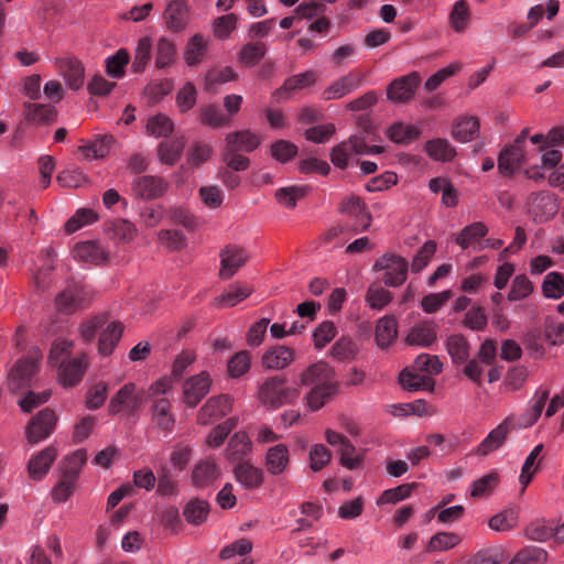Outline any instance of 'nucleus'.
Listing matches in <instances>:
<instances>
[{
  "label": "nucleus",
  "instance_id": "nucleus-1",
  "mask_svg": "<svg viewBox=\"0 0 564 564\" xmlns=\"http://www.w3.org/2000/svg\"><path fill=\"white\" fill-rule=\"evenodd\" d=\"M301 394L297 386H290L286 379L274 376L265 379L258 388L257 400L265 408L276 410L294 403Z\"/></svg>",
  "mask_w": 564,
  "mask_h": 564
},
{
  "label": "nucleus",
  "instance_id": "nucleus-2",
  "mask_svg": "<svg viewBox=\"0 0 564 564\" xmlns=\"http://www.w3.org/2000/svg\"><path fill=\"white\" fill-rule=\"evenodd\" d=\"M94 296L91 288L83 281L68 280L55 296V307L62 314L72 315L88 306Z\"/></svg>",
  "mask_w": 564,
  "mask_h": 564
},
{
  "label": "nucleus",
  "instance_id": "nucleus-3",
  "mask_svg": "<svg viewBox=\"0 0 564 564\" xmlns=\"http://www.w3.org/2000/svg\"><path fill=\"white\" fill-rule=\"evenodd\" d=\"M42 354L37 348L30 351L26 357L17 361L9 373V386L18 391L31 383L32 378L39 370Z\"/></svg>",
  "mask_w": 564,
  "mask_h": 564
},
{
  "label": "nucleus",
  "instance_id": "nucleus-4",
  "mask_svg": "<svg viewBox=\"0 0 564 564\" xmlns=\"http://www.w3.org/2000/svg\"><path fill=\"white\" fill-rule=\"evenodd\" d=\"M143 403V393L138 391L133 382L123 384L110 399L108 413L117 415L121 412L132 414L137 412Z\"/></svg>",
  "mask_w": 564,
  "mask_h": 564
},
{
  "label": "nucleus",
  "instance_id": "nucleus-5",
  "mask_svg": "<svg viewBox=\"0 0 564 564\" xmlns=\"http://www.w3.org/2000/svg\"><path fill=\"white\" fill-rule=\"evenodd\" d=\"M53 64L68 89L79 90L85 84V66L73 55L55 57Z\"/></svg>",
  "mask_w": 564,
  "mask_h": 564
},
{
  "label": "nucleus",
  "instance_id": "nucleus-6",
  "mask_svg": "<svg viewBox=\"0 0 564 564\" xmlns=\"http://www.w3.org/2000/svg\"><path fill=\"white\" fill-rule=\"evenodd\" d=\"M408 268L406 260L397 254H384L375 263V270L384 272V284L392 288L404 283Z\"/></svg>",
  "mask_w": 564,
  "mask_h": 564
},
{
  "label": "nucleus",
  "instance_id": "nucleus-7",
  "mask_svg": "<svg viewBox=\"0 0 564 564\" xmlns=\"http://www.w3.org/2000/svg\"><path fill=\"white\" fill-rule=\"evenodd\" d=\"M220 270L219 278L228 280L232 278L240 268L248 261L247 251L237 245H228L219 252Z\"/></svg>",
  "mask_w": 564,
  "mask_h": 564
},
{
  "label": "nucleus",
  "instance_id": "nucleus-8",
  "mask_svg": "<svg viewBox=\"0 0 564 564\" xmlns=\"http://www.w3.org/2000/svg\"><path fill=\"white\" fill-rule=\"evenodd\" d=\"M163 21L171 32L184 31L191 21V9L186 0H171L163 12Z\"/></svg>",
  "mask_w": 564,
  "mask_h": 564
},
{
  "label": "nucleus",
  "instance_id": "nucleus-9",
  "mask_svg": "<svg viewBox=\"0 0 564 564\" xmlns=\"http://www.w3.org/2000/svg\"><path fill=\"white\" fill-rule=\"evenodd\" d=\"M56 415L53 410L44 409L40 411L28 424L25 435L31 444H36L53 432L56 424Z\"/></svg>",
  "mask_w": 564,
  "mask_h": 564
},
{
  "label": "nucleus",
  "instance_id": "nucleus-10",
  "mask_svg": "<svg viewBox=\"0 0 564 564\" xmlns=\"http://www.w3.org/2000/svg\"><path fill=\"white\" fill-rule=\"evenodd\" d=\"M212 378L207 371L189 377L183 384L184 403L195 408L210 391Z\"/></svg>",
  "mask_w": 564,
  "mask_h": 564
},
{
  "label": "nucleus",
  "instance_id": "nucleus-11",
  "mask_svg": "<svg viewBox=\"0 0 564 564\" xmlns=\"http://www.w3.org/2000/svg\"><path fill=\"white\" fill-rule=\"evenodd\" d=\"M419 83L420 75L416 72L394 79L387 88L388 99L393 104H404L410 101L415 94Z\"/></svg>",
  "mask_w": 564,
  "mask_h": 564
},
{
  "label": "nucleus",
  "instance_id": "nucleus-12",
  "mask_svg": "<svg viewBox=\"0 0 564 564\" xmlns=\"http://www.w3.org/2000/svg\"><path fill=\"white\" fill-rule=\"evenodd\" d=\"M231 410V399L227 394L209 398L200 408L197 416L199 424L208 425L227 415Z\"/></svg>",
  "mask_w": 564,
  "mask_h": 564
},
{
  "label": "nucleus",
  "instance_id": "nucleus-13",
  "mask_svg": "<svg viewBox=\"0 0 564 564\" xmlns=\"http://www.w3.org/2000/svg\"><path fill=\"white\" fill-rule=\"evenodd\" d=\"M514 429L513 416L506 417L500 424L491 430L478 445L477 453L486 456L499 449L507 441L509 433Z\"/></svg>",
  "mask_w": 564,
  "mask_h": 564
},
{
  "label": "nucleus",
  "instance_id": "nucleus-14",
  "mask_svg": "<svg viewBox=\"0 0 564 564\" xmlns=\"http://www.w3.org/2000/svg\"><path fill=\"white\" fill-rule=\"evenodd\" d=\"M488 234V227L481 221L465 226L456 236L455 242L463 250L478 252L482 250V241Z\"/></svg>",
  "mask_w": 564,
  "mask_h": 564
},
{
  "label": "nucleus",
  "instance_id": "nucleus-15",
  "mask_svg": "<svg viewBox=\"0 0 564 564\" xmlns=\"http://www.w3.org/2000/svg\"><path fill=\"white\" fill-rule=\"evenodd\" d=\"M74 259L88 263L100 264L109 259V251L99 241H82L74 246L72 250Z\"/></svg>",
  "mask_w": 564,
  "mask_h": 564
},
{
  "label": "nucleus",
  "instance_id": "nucleus-16",
  "mask_svg": "<svg viewBox=\"0 0 564 564\" xmlns=\"http://www.w3.org/2000/svg\"><path fill=\"white\" fill-rule=\"evenodd\" d=\"M528 207L536 223H544L556 213L555 199L547 192L532 193L528 198Z\"/></svg>",
  "mask_w": 564,
  "mask_h": 564
},
{
  "label": "nucleus",
  "instance_id": "nucleus-17",
  "mask_svg": "<svg viewBox=\"0 0 564 564\" xmlns=\"http://www.w3.org/2000/svg\"><path fill=\"white\" fill-rule=\"evenodd\" d=\"M131 191L142 199H155L165 193L166 183L159 176H138L131 183Z\"/></svg>",
  "mask_w": 564,
  "mask_h": 564
},
{
  "label": "nucleus",
  "instance_id": "nucleus-18",
  "mask_svg": "<svg viewBox=\"0 0 564 564\" xmlns=\"http://www.w3.org/2000/svg\"><path fill=\"white\" fill-rule=\"evenodd\" d=\"M438 325L433 321H423L414 324L406 337L405 341L411 346L431 347L437 340Z\"/></svg>",
  "mask_w": 564,
  "mask_h": 564
},
{
  "label": "nucleus",
  "instance_id": "nucleus-19",
  "mask_svg": "<svg viewBox=\"0 0 564 564\" xmlns=\"http://www.w3.org/2000/svg\"><path fill=\"white\" fill-rule=\"evenodd\" d=\"M334 382V370L324 361H318L308 366L300 376V384L307 388Z\"/></svg>",
  "mask_w": 564,
  "mask_h": 564
},
{
  "label": "nucleus",
  "instance_id": "nucleus-20",
  "mask_svg": "<svg viewBox=\"0 0 564 564\" xmlns=\"http://www.w3.org/2000/svg\"><path fill=\"white\" fill-rule=\"evenodd\" d=\"M88 361L86 355H80L59 365L58 380L63 387H73L77 384L87 368Z\"/></svg>",
  "mask_w": 564,
  "mask_h": 564
},
{
  "label": "nucleus",
  "instance_id": "nucleus-21",
  "mask_svg": "<svg viewBox=\"0 0 564 564\" xmlns=\"http://www.w3.org/2000/svg\"><path fill=\"white\" fill-rule=\"evenodd\" d=\"M55 253L53 250H45L40 256L41 264L32 269V283L37 291H46L52 284V272Z\"/></svg>",
  "mask_w": 564,
  "mask_h": 564
},
{
  "label": "nucleus",
  "instance_id": "nucleus-22",
  "mask_svg": "<svg viewBox=\"0 0 564 564\" xmlns=\"http://www.w3.org/2000/svg\"><path fill=\"white\" fill-rule=\"evenodd\" d=\"M221 476V470L214 459L206 458L197 463L192 471L191 481L196 488H205Z\"/></svg>",
  "mask_w": 564,
  "mask_h": 564
},
{
  "label": "nucleus",
  "instance_id": "nucleus-23",
  "mask_svg": "<svg viewBox=\"0 0 564 564\" xmlns=\"http://www.w3.org/2000/svg\"><path fill=\"white\" fill-rule=\"evenodd\" d=\"M57 456V449L54 446H47L33 455L28 464V473L31 479L41 480L48 473L53 462Z\"/></svg>",
  "mask_w": 564,
  "mask_h": 564
},
{
  "label": "nucleus",
  "instance_id": "nucleus-24",
  "mask_svg": "<svg viewBox=\"0 0 564 564\" xmlns=\"http://www.w3.org/2000/svg\"><path fill=\"white\" fill-rule=\"evenodd\" d=\"M525 156L522 145L510 144L506 147L498 158V170L505 176L513 175L524 164Z\"/></svg>",
  "mask_w": 564,
  "mask_h": 564
},
{
  "label": "nucleus",
  "instance_id": "nucleus-25",
  "mask_svg": "<svg viewBox=\"0 0 564 564\" xmlns=\"http://www.w3.org/2000/svg\"><path fill=\"white\" fill-rule=\"evenodd\" d=\"M362 76L359 74L349 73L344 77L335 80L329 87L323 91L325 100H336L355 91L360 87Z\"/></svg>",
  "mask_w": 564,
  "mask_h": 564
},
{
  "label": "nucleus",
  "instance_id": "nucleus-26",
  "mask_svg": "<svg viewBox=\"0 0 564 564\" xmlns=\"http://www.w3.org/2000/svg\"><path fill=\"white\" fill-rule=\"evenodd\" d=\"M340 212L355 219L357 230L370 227L371 215L367 212L365 203L357 196H350L341 203Z\"/></svg>",
  "mask_w": 564,
  "mask_h": 564
},
{
  "label": "nucleus",
  "instance_id": "nucleus-27",
  "mask_svg": "<svg viewBox=\"0 0 564 564\" xmlns=\"http://www.w3.org/2000/svg\"><path fill=\"white\" fill-rule=\"evenodd\" d=\"M260 143V135L248 129L230 132L225 138V147L238 152H252Z\"/></svg>",
  "mask_w": 564,
  "mask_h": 564
},
{
  "label": "nucleus",
  "instance_id": "nucleus-28",
  "mask_svg": "<svg viewBox=\"0 0 564 564\" xmlns=\"http://www.w3.org/2000/svg\"><path fill=\"white\" fill-rule=\"evenodd\" d=\"M290 463L289 448L285 444H276L268 448L264 464L271 475H281Z\"/></svg>",
  "mask_w": 564,
  "mask_h": 564
},
{
  "label": "nucleus",
  "instance_id": "nucleus-29",
  "mask_svg": "<svg viewBox=\"0 0 564 564\" xmlns=\"http://www.w3.org/2000/svg\"><path fill=\"white\" fill-rule=\"evenodd\" d=\"M236 481L245 489L254 490L263 482V470L248 462L239 464L234 470Z\"/></svg>",
  "mask_w": 564,
  "mask_h": 564
},
{
  "label": "nucleus",
  "instance_id": "nucleus-30",
  "mask_svg": "<svg viewBox=\"0 0 564 564\" xmlns=\"http://www.w3.org/2000/svg\"><path fill=\"white\" fill-rule=\"evenodd\" d=\"M447 354L453 364L459 366L466 364L470 355V345L462 334H452L444 341Z\"/></svg>",
  "mask_w": 564,
  "mask_h": 564
},
{
  "label": "nucleus",
  "instance_id": "nucleus-31",
  "mask_svg": "<svg viewBox=\"0 0 564 564\" xmlns=\"http://www.w3.org/2000/svg\"><path fill=\"white\" fill-rule=\"evenodd\" d=\"M112 142L111 135H99L80 145L78 151L87 161L104 159L109 154Z\"/></svg>",
  "mask_w": 564,
  "mask_h": 564
},
{
  "label": "nucleus",
  "instance_id": "nucleus-32",
  "mask_svg": "<svg viewBox=\"0 0 564 564\" xmlns=\"http://www.w3.org/2000/svg\"><path fill=\"white\" fill-rule=\"evenodd\" d=\"M106 232L111 239L127 245L137 238L139 230L132 221L124 218H116L106 227Z\"/></svg>",
  "mask_w": 564,
  "mask_h": 564
},
{
  "label": "nucleus",
  "instance_id": "nucleus-33",
  "mask_svg": "<svg viewBox=\"0 0 564 564\" xmlns=\"http://www.w3.org/2000/svg\"><path fill=\"white\" fill-rule=\"evenodd\" d=\"M293 359V349L286 346H275L263 354L262 365L267 369L281 370L286 368Z\"/></svg>",
  "mask_w": 564,
  "mask_h": 564
},
{
  "label": "nucleus",
  "instance_id": "nucleus-34",
  "mask_svg": "<svg viewBox=\"0 0 564 564\" xmlns=\"http://www.w3.org/2000/svg\"><path fill=\"white\" fill-rule=\"evenodd\" d=\"M25 120L32 124L42 126L53 122L56 110L51 105L23 102Z\"/></svg>",
  "mask_w": 564,
  "mask_h": 564
},
{
  "label": "nucleus",
  "instance_id": "nucleus-35",
  "mask_svg": "<svg viewBox=\"0 0 564 564\" xmlns=\"http://www.w3.org/2000/svg\"><path fill=\"white\" fill-rule=\"evenodd\" d=\"M427 156L437 162H449L456 155L455 148L446 139L436 138L427 141L424 145Z\"/></svg>",
  "mask_w": 564,
  "mask_h": 564
},
{
  "label": "nucleus",
  "instance_id": "nucleus-36",
  "mask_svg": "<svg viewBox=\"0 0 564 564\" xmlns=\"http://www.w3.org/2000/svg\"><path fill=\"white\" fill-rule=\"evenodd\" d=\"M123 327L119 322H110L107 327L100 333L98 340V351L102 356H108L112 352L122 335Z\"/></svg>",
  "mask_w": 564,
  "mask_h": 564
},
{
  "label": "nucleus",
  "instance_id": "nucleus-37",
  "mask_svg": "<svg viewBox=\"0 0 564 564\" xmlns=\"http://www.w3.org/2000/svg\"><path fill=\"white\" fill-rule=\"evenodd\" d=\"M543 451V444H538L525 457L524 463L521 467V473L519 476V482L521 485V492H524L528 485L533 479L534 475L539 471L541 460H538V457Z\"/></svg>",
  "mask_w": 564,
  "mask_h": 564
},
{
  "label": "nucleus",
  "instance_id": "nucleus-38",
  "mask_svg": "<svg viewBox=\"0 0 564 564\" xmlns=\"http://www.w3.org/2000/svg\"><path fill=\"white\" fill-rule=\"evenodd\" d=\"M252 452V443L246 432L235 433L228 443L226 454L230 460H239Z\"/></svg>",
  "mask_w": 564,
  "mask_h": 564
},
{
  "label": "nucleus",
  "instance_id": "nucleus-39",
  "mask_svg": "<svg viewBox=\"0 0 564 564\" xmlns=\"http://www.w3.org/2000/svg\"><path fill=\"white\" fill-rule=\"evenodd\" d=\"M174 130V121L165 113H156L148 118L145 132L153 138H166Z\"/></svg>",
  "mask_w": 564,
  "mask_h": 564
},
{
  "label": "nucleus",
  "instance_id": "nucleus-40",
  "mask_svg": "<svg viewBox=\"0 0 564 564\" xmlns=\"http://www.w3.org/2000/svg\"><path fill=\"white\" fill-rule=\"evenodd\" d=\"M185 147L183 138L162 141L158 147V158L161 163L173 165L180 159Z\"/></svg>",
  "mask_w": 564,
  "mask_h": 564
},
{
  "label": "nucleus",
  "instance_id": "nucleus-41",
  "mask_svg": "<svg viewBox=\"0 0 564 564\" xmlns=\"http://www.w3.org/2000/svg\"><path fill=\"white\" fill-rule=\"evenodd\" d=\"M479 120L476 117L462 118L453 129V138L462 143L476 139L479 134Z\"/></svg>",
  "mask_w": 564,
  "mask_h": 564
},
{
  "label": "nucleus",
  "instance_id": "nucleus-42",
  "mask_svg": "<svg viewBox=\"0 0 564 564\" xmlns=\"http://www.w3.org/2000/svg\"><path fill=\"white\" fill-rule=\"evenodd\" d=\"M470 20L471 17L467 2L465 0H457L454 2L448 15L451 28L456 33H463L467 30Z\"/></svg>",
  "mask_w": 564,
  "mask_h": 564
},
{
  "label": "nucleus",
  "instance_id": "nucleus-43",
  "mask_svg": "<svg viewBox=\"0 0 564 564\" xmlns=\"http://www.w3.org/2000/svg\"><path fill=\"white\" fill-rule=\"evenodd\" d=\"M316 75L313 70H305L301 74L293 75L284 80L282 87L275 91L276 96H289L293 91L306 88L313 85Z\"/></svg>",
  "mask_w": 564,
  "mask_h": 564
},
{
  "label": "nucleus",
  "instance_id": "nucleus-44",
  "mask_svg": "<svg viewBox=\"0 0 564 564\" xmlns=\"http://www.w3.org/2000/svg\"><path fill=\"white\" fill-rule=\"evenodd\" d=\"M336 393V383L310 388L305 395L306 405L312 411L321 409Z\"/></svg>",
  "mask_w": 564,
  "mask_h": 564
},
{
  "label": "nucleus",
  "instance_id": "nucleus-45",
  "mask_svg": "<svg viewBox=\"0 0 564 564\" xmlns=\"http://www.w3.org/2000/svg\"><path fill=\"white\" fill-rule=\"evenodd\" d=\"M267 53V45L262 42L245 44L238 53V62L245 67L258 65Z\"/></svg>",
  "mask_w": 564,
  "mask_h": 564
},
{
  "label": "nucleus",
  "instance_id": "nucleus-46",
  "mask_svg": "<svg viewBox=\"0 0 564 564\" xmlns=\"http://www.w3.org/2000/svg\"><path fill=\"white\" fill-rule=\"evenodd\" d=\"M398 334L397 321L392 316H383L377 322L376 341L380 347L389 346Z\"/></svg>",
  "mask_w": 564,
  "mask_h": 564
},
{
  "label": "nucleus",
  "instance_id": "nucleus-47",
  "mask_svg": "<svg viewBox=\"0 0 564 564\" xmlns=\"http://www.w3.org/2000/svg\"><path fill=\"white\" fill-rule=\"evenodd\" d=\"M524 534L529 540L546 542L555 536V527L545 519H536L527 525Z\"/></svg>",
  "mask_w": 564,
  "mask_h": 564
},
{
  "label": "nucleus",
  "instance_id": "nucleus-48",
  "mask_svg": "<svg viewBox=\"0 0 564 564\" xmlns=\"http://www.w3.org/2000/svg\"><path fill=\"white\" fill-rule=\"evenodd\" d=\"M87 456L84 449H77L68 454L59 465L62 476L76 480L84 464L86 463Z\"/></svg>",
  "mask_w": 564,
  "mask_h": 564
},
{
  "label": "nucleus",
  "instance_id": "nucleus-49",
  "mask_svg": "<svg viewBox=\"0 0 564 564\" xmlns=\"http://www.w3.org/2000/svg\"><path fill=\"white\" fill-rule=\"evenodd\" d=\"M399 382L403 389L409 391L431 390L433 388V380L429 376L409 370L400 372Z\"/></svg>",
  "mask_w": 564,
  "mask_h": 564
},
{
  "label": "nucleus",
  "instance_id": "nucleus-50",
  "mask_svg": "<svg viewBox=\"0 0 564 564\" xmlns=\"http://www.w3.org/2000/svg\"><path fill=\"white\" fill-rule=\"evenodd\" d=\"M542 294L550 300H560L564 296V278L556 271L549 272L541 284Z\"/></svg>",
  "mask_w": 564,
  "mask_h": 564
},
{
  "label": "nucleus",
  "instance_id": "nucleus-51",
  "mask_svg": "<svg viewBox=\"0 0 564 564\" xmlns=\"http://www.w3.org/2000/svg\"><path fill=\"white\" fill-rule=\"evenodd\" d=\"M152 412L154 421L161 429L165 431L172 430L175 419L171 413V403L169 399H155V401L152 402Z\"/></svg>",
  "mask_w": 564,
  "mask_h": 564
},
{
  "label": "nucleus",
  "instance_id": "nucleus-52",
  "mask_svg": "<svg viewBox=\"0 0 564 564\" xmlns=\"http://www.w3.org/2000/svg\"><path fill=\"white\" fill-rule=\"evenodd\" d=\"M533 291L532 281L525 274H518L511 281L507 299L510 302H518L529 297Z\"/></svg>",
  "mask_w": 564,
  "mask_h": 564
},
{
  "label": "nucleus",
  "instance_id": "nucleus-53",
  "mask_svg": "<svg viewBox=\"0 0 564 564\" xmlns=\"http://www.w3.org/2000/svg\"><path fill=\"white\" fill-rule=\"evenodd\" d=\"M209 513V505L205 500L193 499L184 508L186 521L193 525L203 523Z\"/></svg>",
  "mask_w": 564,
  "mask_h": 564
},
{
  "label": "nucleus",
  "instance_id": "nucleus-54",
  "mask_svg": "<svg viewBox=\"0 0 564 564\" xmlns=\"http://www.w3.org/2000/svg\"><path fill=\"white\" fill-rule=\"evenodd\" d=\"M206 52V41L200 34L192 36L184 51V61L187 65L194 66L202 62Z\"/></svg>",
  "mask_w": 564,
  "mask_h": 564
},
{
  "label": "nucleus",
  "instance_id": "nucleus-55",
  "mask_svg": "<svg viewBox=\"0 0 564 564\" xmlns=\"http://www.w3.org/2000/svg\"><path fill=\"white\" fill-rule=\"evenodd\" d=\"M460 543V538L454 532H438L434 534L427 544L426 551L430 553L445 552Z\"/></svg>",
  "mask_w": 564,
  "mask_h": 564
},
{
  "label": "nucleus",
  "instance_id": "nucleus-56",
  "mask_svg": "<svg viewBox=\"0 0 564 564\" xmlns=\"http://www.w3.org/2000/svg\"><path fill=\"white\" fill-rule=\"evenodd\" d=\"M419 129L413 124L395 122L387 130V137L395 143H409L416 139Z\"/></svg>",
  "mask_w": 564,
  "mask_h": 564
},
{
  "label": "nucleus",
  "instance_id": "nucleus-57",
  "mask_svg": "<svg viewBox=\"0 0 564 564\" xmlns=\"http://www.w3.org/2000/svg\"><path fill=\"white\" fill-rule=\"evenodd\" d=\"M251 289L248 285L234 283L228 290L217 297V304L219 306H235L239 302L243 301L251 294Z\"/></svg>",
  "mask_w": 564,
  "mask_h": 564
},
{
  "label": "nucleus",
  "instance_id": "nucleus-58",
  "mask_svg": "<svg viewBox=\"0 0 564 564\" xmlns=\"http://www.w3.org/2000/svg\"><path fill=\"white\" fill-rule=\"evenodd\" d=\"M488 524L498 532L509 531L518 524V511L514 508L505 509L491 517Z\"/></svg>",
  "mask_w": 564,
  "mask_h": 564
},
{
  "label": "nucleus",
  "instance_id": "nucleus-59",
  "mask_svg": "<svg viewBox=\"0 0 564 564\" xmlns=\"http://www.w3.org/2000/svg\"><path fill=\"white\" fill-rule=\"evenodd\" d=\"M175 58V45L165 36H161L155 45V65L159 68L170 66Z\"/></svg>",
  "mask_w": 564,
  "mask_h": 564
},
{
  "label": "nucleus",
  "instance_id": "nucleus-60",
  "mask_svg": "<svg viewBox=\"0 0 564 564\" xmlns=\"http://www.w3.org/2000/svg\"><path fill=\"white\" fill-rule=\"evenodd\" d=\"M129 53L120 48L116 54L106 58V72L112 78H121L126 73V66L129 63Z\"/></svg>",
  "mask_w": 564,
  "mask_h": 564
},
{
  "label": "nucleus",
  "instance_id": "nucleus-61",
  "mask_svg": "<svg viewBox=\"0 0 564 564\" xmlns=\"http://www.w3.org/2000/svg\"><path fill=\"white\" fill-rule=\"evenodd\" d=\"M357 352L358 346L349 337H340L330 348V356L339 361L351 360Z\"/></svg>",
  "mask_w": 564,
  "mask_h": 564
},
{
  "label": "nucleus",
  "instance_id": "nucleus-62",
  "mask_svg": "<svg viewBox=\"0 0 564 564\" xmlns=\"http://www.w3.org/2000/svg\"><path fill=\"white\" fill-rule=\"evenodd\" d=\"M98 215L90 208H79L76 213L65 223V230L73 234L78 229L95 223Z\"/></svg>",
  "mask_w": 564,
  "mask_h": 564
},
{
  "label": "nucleus",
  "instance_id": "nucleus-63",
  "mask_svg": "<svg viewBox=\"0 0 564 564\" xmlns=\"http://www.w3.org/2000/svg\"><path fill=\"white\" fill-rule=\"evenodd\" d=\"M106 322V314H98L84 319L78 327L80 338L87 344L91 343L97 330H99Z\"/></svg>",
  "mask_w": 564,
  "mask_h": 564
},
{
  "label": "nucleus",
  "instance_id": "nucleus-64",
  "mask_svg": "<svg viewBox=\"0 0 564 564\" xmlns=\"http://www.w3.org/2000/svg\"><path fill=\"white\" fill-rule=\"evenodd\" d=\"M547 552L541 547H528L518 552L511 560V564H545Z\"/></svg>",
  "mask_w": 564,
  "mask_h": 564
}]
</instances>
